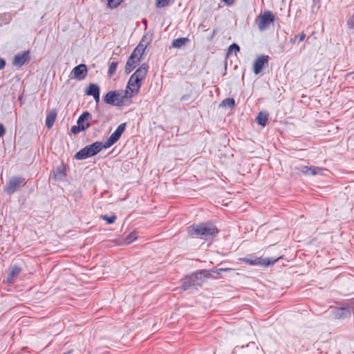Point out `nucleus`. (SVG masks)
I'll list each match as a JSON object with an SVG mask.
<instances>
[{"label":"nucleus","mask_w":354,"mask_h":354,"mask_svg":"<svg viewBox=\"0 0 354 354\" xmlns=\"http://www.w3.org/2000/svg\"><path fill=\"white\" fill-rule=\"evenodd\" d=\"M219 232L217 227L210 222L193 224L187 227V233L192 238H199L205 241L214 238Z\"/></svg>","instance_id":"nucleus-1"},{"label":"nucleus","mask_w":354,"mask_h":354,"mask_svg":"<svg viewBox=\"0 0 354 354\" xmlns=\"http://www.w3.org/2000/svg\"><path fill=\"white\" fill-rule=\"evenodd\" d=\"M224 271H226V269L219 268L217 270H212L211 271L205 270H198L196 272L191 275H187L183 279L181 288L183 290H187L192 287L196 289L198 287H201L203 285L205 279L209 278L212 276L211 272L219 275Z\"/></svg>","instance_id":"nucleus-2"},{"label":"nucleus","mask_w":354,"mask_h":354,"mask_svg":"<svg viewBox=\"0 0 354 354\" xmlns=\"http://www.w3.org/2000/svg\"><path fill=\"white\" fill-rule=\"evenodd\" d=\"M148 69V64L144 63L131 75L127 86V88H129L131 93L137 94L139 92L142 81L146 77Z\"/></svg>","instance_id":"nucleus-3"},{"label":"nucleus","mask_w":354,"mask_h":354,"mask_svg":"<svg viewBox=\"0 0 354 354\" xmlns=\"http://www.w3.org/2000/svg\"><path fill=\"white\" fill-rule=\"evenodd\" d=\"M104 148L102 142L96 141L77 151L74 157L77 160H84L98 153Z\"/></svg>","instance_id":"nucleus-4"},{"label":"nucleus","mask_w":354,"mask_h":354,"mask_svg":"<svg viewBox=\"0 0 354 354\" xmlns=\"http://www.w3.org/2000/svg\"><path fill=\"white\" fill-rule=\"evenodd\" d=\"M281 258V257L277 258H261L251 255L250 257H243L240 260L250 266H269L274 264Z\"/></svg>","instance_id":"nucleus-5"},{"label":"nucleus","mask_w":354,"mask_h":354,"mask_svg":"<svg viewBox=\"0 0 354 354\" xmlns=\"http://www.w3.org/2000/svg\"><path fill=\"white\" fill-rule=\"evenodd\" d=\"M274 21V16L271 11L266 10L263 13L258 15L256 22L261 31L268 29L271 23Z\"/></svg>","instance_id":"nucleus-6"},{"label":"nucleus","mask_w":354,"mask_h":354,"mask_svg":"<svg viewBox=\"0 0 354 354\" xmlns=\"http://www.w3.org/2000/svg\"><path fill=\"white\" fill-rule=\"evenodd\" d=\"M26 183V179L24 177L14 176L11 178L4 188V192L12 195L14 194L22 185H25Z\"/></svg>","instance_id":"nucleus-7"},{"label":"nucleus","mask_w":354,"mask_h":354,"mask_svg":"<svg viewBox=\"0 0 354 354\" xmlns=\"http://www.w3.org/2000/svg\"><path fill=\"white\" fill-rule=\"evenodd\" d=\"M127 127V123L124 122L120 124L115 131L109 136V138L104 142V148L108 149L113 145L119 140L122 134L124 133Z\"/></svg>","instance_id":"nucleus-8"},{"label":"nucleus","mask_w":354,"mask_h":354,"mask_svg":"<svg viewBox=\"0 0 354 354\" xmlns=\"http://www.w3.org/2000/svg\"><path fill=\"white\" fill-rule=\"evenodd\" d=\"M269 57L268 55H262L258 57L254 62L253 66V72L254 74H259L262 70L263 69L266 65L268 64Z\"/></svg>","instance_id":"nucleus-9"},{"label":"nucleus","mask_w":354,"mask_h":354,"mask_svg":"<svg viewBox=\"0 0 354 354\" xmlns=\"http://www.w3.org/2000/svg\"><path fill=\"white\" fill-rule=\"evenodd\" d=\"M87 74V66L84 64H80L76 66L71 71V75H73V77L78 80H82L85 79Z\"/></svg>","instance_id":"nucleus-10"},{"label":"nucleus","mask_w":354,"mask_h":354,"mask_svg":"<svg viewBox=\"0 0 354 354\" xmlns=\"http://www.w3.org/2000/svg\"><path fill=\"white\" fill-rule=\"evenodd\" d=\"M91 114L88 111H84L79 118L77 119V124L79 126H82L84 130L90 127L91 123L89 122L91 120Z\"/></svg>","instance_id":"nucleus-11"},{"label":"nucleus","mask_w":354,"mask_h":354,"mask_svg":"<svg viewBox=\"0 0 354 354\" xmlns=\"http://www.w3.org/2000/svg\"><path fill=\"white\" fill-rule=\"evenodd\" d=\"M30 59V53L28 50H26L23 53L16 55L14 57L12 64L16 66L21 67L26 62Z\"/></svg>","instance_id":"nucleus-12"},{"label":"nucleus","mask_w":354,"mask_h":354,"mask_svg":"<svg viewBox=\"0 0 354 354\" xmlns=\"http://www.w3.org/2000/svg\"><path fill=\"white\" fill-rule=\"evenodd\" d=\"M21 268L17 264L11 266L9 268V272L8 273L6 281L8 283H12L14 280L20 274L21 272Z\"/></svg>","instance_id":"nucleus-13"},{"label":"nucleus","mask_w":354,"mask_h":354,"mask_svg":"<svg viewBox=\"0 0 354 354\" xmlns=\"http://www.w3.org/2000/svg\"><path fill=\"white\" fill-rule=\"evenodd\" d=\"M140 62V57L136 58L133 55H130L125 65L124 71L127 74L130 73L133 69L136 68Z\"/></svg>","instance_id":"nucleus-14"},{"label":"nucleus","mask_w":354,"mask_h":354,"mask_svg":"<svg viewBox=\"0 0 354 354\" xmlns=\"http://www.w3.org/2000/svg\"><path fill=\"white\" fill-rule=\"evenodd\" d=\"M351 308L348 305L345 306L337 308L334 311L335 318L341 319L350 316Z\"/></svg>","instance_id":"nucleus-15"},{"label":"nucleus","mask_w":354,"mask_h":354,"mask_svg":"<svg viewBox=\"0 0 354 354\" xmlns=\"http://www.w3.org/2000/svg\"><path fill=\"white\" fill-rule=\"evenodd\" d=\"M143 42L144 38H142L139 44L134 48L131 55H134V57H136V59L138 57H140V59H142V56L144 54L148 44H149V42H147L146 44H144Z\"/></svg>","instance_id":"nucleus-16"},{"label":"nucleus","mask_w":354,"mask_h":354,"mask_svg":"<svg viewBox=\"0 0 354 354\" xmlns=\"http://www.w3.org/2000/svg\"><path fill=\"white\" fill-rule=\"evenodd\" d=\"M324 168H320L316 166H303L301 171L304 175H316L320 171H326Z\"/></svg>","instance_id":"nucleus-17"},{"label":"nucleus","mask_w":354,"mask_h":354,"mask_svg":"<svg viewBox=\"0 0 354 354\" xmlns=\"http://www.w3.org/2000/svg\"><path fill=\"white\" fill-rule=\"evenodd\" d=\"M57 115V112L56 109H52L50 111L48 112L46 118V126L48 129H50L53 126Z\"/></svg>","instance_id":"nucleus-18"},{"label":"nucleus","mask_w":354,"mask_h":354,"mask_svg":"<svg viewBox=\"0 0 354 354\" xmlns=\"http://www.w3.org/2000/svg\"><path fill=\"white\" fill-rule=\"evenodd\" d=\"M115 98H117V91H109L104 97V102L110 105H115Z\"/></svg>","instance_id":"nucleus-19"},{"label":"nucleus","mask_w":354,"mask_h":354,"mask_svg":"<svg viewBox=\"0 0 354 354\" xmlns=\"http://www.w3.org/2000/svg\"><path fill=\"white\" fill-rule=\"evenodd\" d=\"M100 91V86L97 84L91 83L85 90V93L87 95L93 96Z\"/></svg>","instance_id":"nucleus-20"},{"label":"nucleus","mask_w":354,"mask_h":354,"mask_svg":"<svg viewBox=\"0 0 354 354\" xmlns=\"http://www.w3.org/2000/svg\"><path fill=\"white\" fill-rule=\"evenodd\" d=\"M268 113L265 112H260L256 118L257 122L261 125L262 127H265L267 124V120L268 119Z\"/></svg>","instance_id":"nucleus-21"},{"label":"nucleus","mask_w":354,"mask_h":354,"mask_svg":"<svg viewBox=\"0 0 354 354\" xmlns=\"http://www.w3.org/2000/svg\"><path fill=\"white\" fill-rule=\"evenodd\" d=\"M189 42V39L187 37H180L178 39H175L171 42V46L174 48H181L183 46L185 45Z\"/></svg>","instance_id":"nucleus-22"},{"label":"nucleus","mask_w":354,"mask_h":354,"mask_svg":"<svg viewBox=\"0 0 354 354\" xmlns=\"http://www.w3.org/2000/svg\"><path fill=\"white\" fill-rule=\"evenodd\" d=\"M306 34L304 32L299 33L298 35H295L294 36H291L290 39V42L292 44H299L301 41H304L306 38Z\"/></svg>","instance_id":"nucleus-23"},{"label":"nucleus","mask_w":354,"mask_h":354,"mask_svg":"<svg viewBox=\"0 0 354 354\" xmlns=\"http://www.w3.org/2000/svg\"><path fill=\"white\" fill-rule=\"evenodd\" d=\"M111 59H112V58L110 59V60H111ZM118 65V61H114V60L112 62L109 61V70H108V76L109 77H111L115 73Z\"/></svg>","instance_id":"nucleus-24"},{"label":"nucleus","mask_w":354,"mask_h":354,"mask_svg":"<svg viewBox=\"0 0 354 354\" xmlns=\"http://www.w3.org/2000/svg\"><path fill=\"white\" fill-rule=\"evenodd\" d=\"M221 106L233 108L235 106V100L230 97L225 98L221 102Z\"/></svg>","instance_id":"nucleus-25"},{"label":"nucleus","mask_w":354,"mask_h":354,"mask_svg":"<svg viewBox=\"0 0 354 354\" xmlns=\"http://www.w3.org/2000/svg\"><path fill=\"white\" fill-rule=\"evenodd\" d=\"M100 218L102 220L106 221V222L108 224H112L115 221L117 216L115 214H112L111 216H108L107 214H104V215H101Z\"/></svg>","instance_id":"nucleus-26"},{"label":"nucleus","mask_w":354,"mask_h":354,"mask_svg":"<svg viewBox=\"0 0 354 354\" xmlns=\"http://www.w3.org/2000/svg\"><path fill=\"white\" fill-rule=\"evenodd\" d=\"M234 51L235 54L240 51V47L238 44L234 43L231 44L227 49V56H230L232 52Z\"/></svg>","instance_id":"nucleus-27"},{"label":"nucleus","mask_w":354,"mask_h":354,"mask_svg":"<svg viewBox=\"0 0 354 354\" xmlns=\"http://www.w3.org/2000/svg\"><path fill=\"white\" fill-rule=\"evenodd\" d=\"M123 0H107V6L111 9H115L118 8Z\"/></svg>","instance_id":"nucleus-28"},{"label":"nucleus","mask_w":354,"mask_h":354,"mask_svg":"<svg viewBox=\"0 0 354 354\" xmlns=\"http://www.w3.org/2000/svg\"><path fill=\"white\" fill-rule=\"evenodd\" d=\"M171 3V0H156V6L158 8L168 6Z\"/></svg>","instance_id":"nucleus-29"},{"label":"nucleus","mask_w":354,"mask_h":354,"mask_svg":"<svg viewBox=\"0 0 354 354\" xmlns=\"http://www.w3.org/2000/svg\"><path fill=\"white\" fill-rule=\"evenodd\" d=\"M85 131L82 126H79L77 124V125L73 126L71 129V131L73 134H77L80 131Z\"/></svg>","instance_id":"nucleus-30"},{"label":"nucleus","mask_w":354,"mask_h":354,"mask_svg":"<svg viewBox=\"0 0 354 354\" xmlns=\"http://www.w3.org/2000/svg\"><path fill=\"white\" fill-rule=\"evenodd\" d=\"M122 91H117V98H115V106L122 105Z\"/></svg>","instance_id":"nucleus-31"},{"label":"nucleus","mask_w":354,"mask_h":354,"mask_svg":"<svg viewBox=\"0 0 354 354\" xmlns=\"http://www.w3.org/2000/svg\"><path fill=\"white\" fill-rule=\"evenodd\" d=\"M56 171L57 174H59L60 176H65L66 175V167L64 165H62L57 167Z\"/></svg>","instance_id":"nucleus-32"},{"label":"nucleus","mask_w":354,"mask_h":354,"mask_svg":"<svg viewBox=\"0 0 354 354\" xmlns=\"http://www.w3.org/2000/svg\"><path fill=\"white\" fill-rule=\"evenodd\" d=\"M137 239L135 233H130L125 239L127 243L129 244Z\"/></svg>","instance_id":"nucleus-33"},{"label":"nucleus","mask_w":354,"mask_h":354,"mask_svg":"<svg viewBox=\"0 0 354 354\" xmlns=\"http://www.w3.org/2000/svg\"><path fill=\"white\" fill-rule=\"evenodd\" d=\"M129 88H126V90L124 91V93L123 95H122V103L124 102V99L125 98H131V95H129Z\"/></svg>","instance_id":"nucleus-34"},{"label":"nucleus","mask_w":354,"mask_h":354,"mask_svg":"<svg viewBox=\"0 0 354 354\" xmlns=\"http://www.w3.org/2000/svg\"><path fill=\"white\" fill-rule=\"evenodd\" d=\"M218 32V30L216 28L214 29L212 32V35L207 38V39L209 41H211L212 40V39L214 38V37L216 35V34Z\"/></svg>","instance_id":"nucleus-35"},{"label":"nucleus","mask_w":354,"mask_h":354,"mask_svg":"<svg viewBox=\"0 0 354 354\" xmlns=\"http://www.w3.org/2000/svg\"><path fill=\"white\" fill-rule=\"evenodd\" d=\"M6 60L3 58H1L0 59V70L3 69L6 66Z\"/></svg>","instance_id":"nucleus-36"},{"label":"nucleus","mask_w":354,"mask_h":354,"mask_svg":"<svg viewBox=\"0 0 354 354\" xmlns=\"http://www.w3.org/2000/svg\"><path fill=\"white\" fill-rule=\"evenodd\" d=\"M6 133V129L3 124H0V137H2Z\"/></svg>","instance_id":"nucleus-37"},{"label":"nucleus","mask_w":354,"mask_h":354,"mask_svg":"<svg viewBox=\"0 0 354 354\" xmlns=\"http://www.w3.org/2000/svg\"><path fill=\"white\" fill-rule=\"evenodd\" d=\"M100 91L99 93H97V94H95V95H93V98L96 102V104H98L99 102H100Z\"/></svg>","instance_id":"nucleus-38"},{"label":"nucleus","mask_w":354,"mask_h":354,"mask_svg":"<svg viewBox=\"0 0 354 354\" xmlns=\"http://www.w3.org/2000/svg\"><path fill=\"white\" fill-rule=\"evenodd\" d=\"M189 98H190V95L189 94H186V95H183L180 97V100L181 101H187V100H189Z\"/></svg>","instance_id":"nucleus-39"},{"label":"nucleus","mask_w":354,"mask_h":354,"mask_svg":"<svg viewBox=\"0 0 354 354\" xmlns=\"http://www.w3.org/2000/svg\"><path fill=\"white\" fill-rule=\"evenodd\" d=\"M225 4L232 6L234 4L235 0H222Z\"/></svg>","instance_id":"nucleus-40"},{"label":"nucleus","mask_w":354,"mask_h":354,"mask_svg":"<svg viewBox=\"0 0 354 354\" xmlns=\"http://www.w3.org/2000/svg\"><path fill=\"white\" fill-rule=\"evenodd\" d=\"M142 23L147 26V20L146 19H143Z\"/></svg>","instance_id":"nucleus-41"},{"label":"nucleus","mask_w":354,"mask_h":354,"mask_svg":"<svg viewBox=\"0 0 354 354\" xmlns=\"http://www.w3.org/2000/svg\"><path fill=\"white\" fill-rule=\"evenodd\" d=\"M97 120H92V121H91V123H92V124H95V123H97Z\"/></svg>","instance_id":"nucleus-42"},{"label":"nucleus","mask_w":354,"mask_h":354,"mask_svg":"<svg viewBox=\"0 0 354 354\" xmlns=\"http://www.w3.org/2000/svg\"><path fill=\"white\" fill-rule=\"evenodd\" d=\"M353 18H354V13H353Z\"/></svg>","instance_id":"nucleus-43"}]
</instances>
